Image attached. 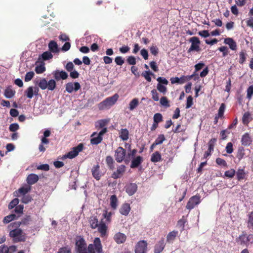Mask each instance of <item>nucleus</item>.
<instances>
[{"mask_svg":"<svg viewBox=\"0 0 253 253\" xmlns=\"http://www.w3.org/2000/svg\"><path fill=\"white\" fill-rule=\"evenodd\" d=\"M9 236L12 239L14 243L25 242L26 239V234L19 227H11Z\"/></svg>","mask_w":253,"mask_h":253,"instance_id":"1","label":"nucleus"},{"mask_svg":"<svg viewBox=\"0 0 253 253\" xmlns=\"http://www.w3.org/2000/svg\"><path fill=\"white\" fill-rule=\"evenodd\" d=\"M119 97V95L117 93H115L113 96L106 98L98 104L99 110H104L110 109L117 102Z\"/></svg>","mask_w":253,"mask_h":253,"instance_id":"2","label":"nucleus"},{"mask_svg":"<svg viewBox=\"0 0 253 253\" xmlns=\"http://www.w3.org/2000/svg\"><path fill=\"white\" fill-rule=\"evenodd\" d=\"M126 156V150L122 147H119L115 151V159L117 162L121 163L123 161L126 163H128L130 161V158Z\"/></svg>","mask_w":253,"mask_h":253,"instance_id":"3","label":"nucleus"},{"mask_svg":"<svg viewBox=\"0 0 253 253\" xmlns=\"http://www.w3.org/2000/svg\"><path fill=\"white\" fill-rule=\"evenodd\" d=\"M95 250L97 253H102V246L101 241L98 237L94 239L93 244H89L87 247L88 253H95Z\"/></svg>","mask_w":253,"mask_h":253,"instance_id":"4","label":"nucleus"},{"mask_svg":"<svg viewBox=\"0 0 253 253\" xmlns=\"http://www.w3.org/2000/svg\"><path fill=\"white\" fill-rule=\"evenodd\" d=\"M75 245L77 253H88L87 252V245L85 240L82 236L77 237Z\"/></svg>","mask_w":253,"mask_h":253,"instance_id":"5","label":"nucleus"},{"mask_svg":"<svg viewBox=\"0 0 253 253\" xmlns=\"http://www.w3.org/2000/svg\"><path fill=\"white\" fill-rule=\"evenodd\" d=\"M237 242L241 245H246L248 246L250 244L253 243V234H247L245 232H243L236 239Z\"/></svg>","mask_w":253,"mask_h":253,"instance_id":"6","label":"nucleus"},{"mask_svg":"<svg viewBox=\"0 0 253 253\" xmlns=\"http://www.w3.org/2000/svg\"><path fill=\"white\" fill-rule=\"evenodd\" d=\"M107 131V128H104L97 133L96 132H94L91 135L90 143L92 145H97L101 142L103 140V135Z\"/></svg>","mask_w":253,"mask_h":253,"instance_id":"7","label":"nucleus"},{"mask_svg":"<svg viewBox=\"0 0 253 253\" xmlns=\"http://www.w3.org/2000/svg\"><path fill=\"white\" fill-rule=\"evenodd\" d=\"M189 41L191 44L187 50L188 53L192 51L199 52L201 50V48L200 46L201 42L198 37H192L189 39Z\"/></svg>","mask_w":253,"mask_h":253,"instance_id":"8","label":"nucleus"},{"mask_svg":"<svg viewBox=\"0 0 253 253\" xmlns=\"http://www.w3.org/2000/svg\"><path fill=\"white\" fill-rule=\"evenodd\" d=\"M84 148V144L80 143L77 146L73 148L72 150L64 156L65 158L73 159L81 152Z\"/></svg>","mask_w":253,"mask_h":253,"instance_id":"9","label":"nucleus"},{"mask_svg":"<svg viewBox=\"0 0 253 253\" xmlns=\"http://www.w3.org/2000/svg\"><path fill=\"white\" fill-rule=\"evenodd\" d=\"M31 217L29 215H26L24 217L21 221H16L10 223L8 226V229H11V227H19L21 225H28L31 221Z\"/></svg>","mask_w":253,"mask_h":253,"instance_id":"10","label":"nucleus"},{"mask_svg":"<svg viewBox=\"0 0 253 253\" xmlns=\"http://www.w3.org/2000/svg\"><path fill=\"white\" fill-rule=\"evenodd\" d=\"M148 244L145 240L139 241L135 245V253H146Z\"/></svg>","mask_w":253,"mask_h":253,"instance_id":"11","label":"nucleus"},{"mask_svg":"<svg viewBox=\"0 0 253 253\" xmlns=\"http://www.w3.org/2000/svg\"><path fill=\"white\" fill-rule=\"evenodd\" d=\"M201 202L200 196L195 195L191 197L188 201L186 208L187 209L191 210L193 209L195 206L198 205Z\"/></svg>","mask_w":253,"mask_h":253,"instance_id":"12","label":"nucleus"},{"mask_svg":"<svg viewBox=\"0 0 253 253\" xmlns=\"http://www.w3.org/2000/svg\"><path fill=\"white\" fill-rule=\"evenodd\" d=\"M126 168V166L124 165L119 166L117 168V170L112 174L111 177L115 179L121 178L125 172Z\"/></svg>","mask_w":253,"mask_h":253,"instance_id":"13","label":"nucleus"},{"mask_svg":"<svg viewBox=\"0 0 253 253\" xmlns=\"http://www.w3.org/2000/svg\"><path fill=\"white\" fill-rule=\"evenodd\" d=\"M66 90L68 93H72L74 90L75 91H78L81 88V85L78 82L68 83L66 84Z\"/></svg>","mask_w":253,"mask_h":253,"instance_id":"14","label":"nucleus"},{"mask_svg":"<svg viewBox=\"0 0 253 253\" xmlns=\"http://www.w3.org/2000/svg\"><path fill=\"white\" fill-rule=\"evenodd\" d=\"M92 176L96 180H99L103 175L100 170V166L98 164L94 165L91 169Z\"/></svg>","mask_w":253,"mask_h":253,"instance_id":"15","label":"nucleus"},{"mask_svg":"<svg viewBox=\"0 0 253 253\" xmlns=\"http://www.w3.org/2000/svg\"><path fill=\"white\" fill-rule=\"evenodd\" d=\"M52 74L54 79L57 81L61 79L66 80L68 77V74L64 71H60L58 70H57L54 71Z\"/></svg>","mask_w":253,"mask_h":253,"instance_id":"16","label":"nucleus"},{"mask_svg":"<svg viewBox=\"0 0 253 253\" xmlns=\"http://www.w3.org/2000/svg\"><path fill=\"white\" fill-rule=\"evenodd\" d=\"M113 239L118 244H123L126 241V236L124 233L117 232L114 235Z\"/></svg>","mask_w":253,"mask_h":253,"instance_id":"17","label":"nucleus"},{"mask_svg":"<svg viewBox=\"0 0 253 253\" xmlns=\"http://www.w3.org/2000/svg\"><path fill=\"white\" fill-rule=\"evenodd\" d=\"M126 192L129 196H132L136 192L137 185L135 183H130L125 187Z\"/></svg>","mask_w":253,"mask_h":253,"instance_id":"18","label":"nucleus"},{"mask_svg":"<svg viewBox=\"0 0 253 253\" xmlns=\"http://www.w3.org/2000/svg\"><path fill=\"white\" fill-rule=\"evenodd\" d=\"M165 247V239L162 238L154 247V253H161Z\"/></svg>","mask_w":253,"mask_h":253,"instance_id":"19","label":"nucleus"},{"mask_svg":"<svg viewBox=\"0 0 253 253\" xmlns=\"http://www.w3.org/2000/svg\"><path fill=\"white\" fill-rule=\"evenodd\" d=\"M253 140L252 137L248 132L243 135L241 138L242 145L244 146H250L252 143Z\"/></svg>","mask_w":253,"mask_h":253,"instance_id":"20","label":"nucleus"},{"mask_svg":"<svg viewBox=\"0 0 253 253\" xmlns=\"http://www.w3.org/2000/svg\"><path fill=\"white\" fill-rule=\"evenodd\" d=\"M143 161V158L140 156H138L136 158L132 159L130 164L131 169L136 168L138 167Z\"/></svg>","mask_w":253,"mask_h":253,"instance_id":"21","label":"nucleus"},{"mask_svg":"<svg viewBox=\"0 0 253 253\" xmlns=\"http://www.w3.org/2000/svg\"><path fill=\"white\" fill-rule=\"evenodd\" d=\"M31 190V187L27 186L26 187H22L16 191L14 193L15 196L19 197L20 195H25Z\"/></svg>","mask_w":253,"mask_h":253,"instance_id":"22","label":"nucleus"},{"mask_svg":"<svg viewBox=\"0 0 253 253\" xmlns=\"http://www.w3.org/2000/svg\"><path fill=\"white\" fill-rule=\"evenodd\" d=\"M224 43L228 44L231 49L236 50L237 49V43L231 38H225L224 41Z\"/></svg>","mask_w":253,"mask_h":253,"instance_id":"23","label":"nucleus"},{"mask_svg":"<svg viewBox=\"0 0 253 253\" xmlns=\"http://www.w3.org/2000/svg\"><path fill=\"white\" fill-rule=\"evenodd\" d=\"M38 180V175L34 173L30 174L27 177V182L29 185H33L36 183Z\"/></svg>","mask_w":253,"mask_h":253,"instance_id":"24","label":"nucleus"},{"mask_svg":"<svg viewBox=\"0 0 253 253\" xmlns=\"http://www.w3.org/2000/svg\"><path fill=\"white\" fill-rule=\"evenodd\" d=\"M120 138L123 141H126L128 139L129 132L126 128H122L119 132Z\"/></svg>","mask_w":253,"mask_h":253,"instance_id":"25","label":"nucleus"},{"mask_svg":"<svg viewBox=\"0 0 253 253\" xmlns=\"http://www.w3.org/2000/svg\"><path fill=\"white\" fill-rule=\"evenodd\" d=\"M130 211V207L129 204L125 203L122 205L120 209V212L124 215H127Z\"/></svg>","mask_w":253,"mask_h":253,"instance_id":"26","label":"nucleus"},{"mask_svg":"<svg viewBox=\"0 0 253 253\" xmlns=\"http://www.w3.org/2000/svg\"><path fill=\"white\" fill-rule=\"evenodd\" d=\"M48 46L50 51L51 52L56 53L59 51L58 44L54 41H51L49 42Z\"/></svg>","mask_w":253,"mask_h":253,"instance_id":"27","label":"nucleus"},{"mask_svg":"<svg viewBox=\"0 0 253 253\" xmlns=\"http://www.w3.org/2000/svg\"><path fill=\"white\" fill-rule=\"evenodd\" d=\"M18 217L15 214H11L5 216L3 219L2 222L4 224H6L15 219H17Z\"/></svg>","mask_w":253,"mask_h":253,"instance_id":"28","label":"nucleus"},{"mask_svg":"<svg viewBox=\"0 0 253 253\" xmlns=\"http://www.w3.org/2000/svg\"><path fill=\"white\" fill-rule=\"evenodd\" d=\"M161 155L158 151L154 152L151 156V161L153 163H157L160 162L161 161Z\"/></svg>","mask_w":253,"mask_h":253,"instance_id":"29","label":"nucleus"},{"mask_svg":"<svg viewBox=\"0 0 253 253\" xmlns=\"http://www.w3.org/2000/svg\"><path fill=\"white\" fill-rule=\"evenodd\" d=\"M178 234V231L173 230L169 233L167 236V241L170 242L173 241Z\"/></svg>","mask_w":253,"mask_h":253,"instance_id":"30","label":"nucleus"},{"mask_svg":"<svg viewBox=\"0 0 253 253\" xmlns=\"http://www.w3.org/2000/svg\"><path fill=\"white\" fill-rule=\"evenodd\" d=\"M15 91L11 87H8L4 90V96L7 98H12L15 94Z\"/></svg>","mask_w":253,"mask_h":253,"instance_id":"31","label":"nucleus"},{"mask_svg":"<svg viewBox=\"0 0 253 253\" xmlns=\"http://www.w3.org/2000/svg\"><path fill=\"white\" fill-rule=\"evenodd\" d=\"M139 105L138 99L135 98H133L129 104V109L130 111H133Z\"/></svg>","mask_w":253,"mask_h":253,"instance_id":"32","label":"nucleus"},{"mask_svg":"<svg viewBox=\"0 0 253 253\" xmlns=\"http://www.w3.org/2000/svg\"><path fill=\"white\" fill-rule=\"evenodd\" d=\"M246 173L243 169H239L236 172L237 179L241 181L245 178Z\"/></svg>","mask_w":253,"mask_h":253,"instance_id":"33","label":"nucleus"},{"mask_svg":"<svg viewBox=\"0 0 253 253\" xmlns=\"http://www.w3.org/2000/svg\"><path fill=\"white\" fill-rule=\"evenodd\" d=\"M106 162L110 169L113 170L114 169L115 167L114 164L115 162L111 156H108L106 157Z\"/></svg>","mask_w":253,"mask_h":253,"instance_id":"34","label":"nucleus"},{"mask_svg":"<svg viewBox=\"0 0 253 253\" xmlns=\"http://www.w3.org/2000/svg\"><path fill=\"white\" fill-rule=\"evenodd\" d=\"M187 222L186 219L184 218V216L178 220L177 223V227L180 229V231L182 232L184 230L185 224Z\"/></svg>","mask_w":253,"mask_h":253,"instance_id":"35","label":"nucleus"},{"mask_svg":"<svg viewBox=\"0 0 253 253\" xmlns=\"http://www.w3.org/2000/svg\"><path fill=\"white\" fill-rule=\"evenodd\" d=\"M98 231L101 234L102 236L105 235L107 231V226L104 223H102L100 224L97 227Z\"/></svg>","mask_w":253,"mask_h":253,"instance_id":"36","label":"nucleus"},{"mask_svg":"<svg viewBox=\"0 0 253 253\" xmlns=\"http://www.w3.org/2000/svg\"><path fill=\"white\" fill-rule=\"evenodd\" d=\"M118 199L115 195H112L110 198V206L111 208L115 210L117 207Z\"/></svg>","mask_w":253,"mask_h":253,"instance_id":"37","label":"nucleus"},{"mask_svg":"<svg viewBox=\"0 0 253 253\" xmlns=\"http://www.w3.org/2000/svg\"><path fill=\"white\" fill-rule=\"evenodd\" d=\"M251 114L249 112H245L242 117V122L244 125H248L251 121Z\"/></svg>","mask_w":253,"mask_h":253,"instance_id":"38","label":"nucleus"},{"mask_svg":"<svg viewBox=\"0 0 253 253\" xmlns=\"http://www.w3.org/2000/svg\"><path fill=\"white\" fill-rule=\"evenodd\" d=\"M142 76L144 77L145 80L149 82H151V76H155V75L150 71H146L142 73Z\"/></svg>","mask_w":253,"mask_h":253,"instance_id":"39","label":"nucleus"},{"mask_svg":"<svg viewBox=\"0 0 253 253\" xmlns=\"http://www.w3.org/2000/svg\"><path fill=\"white\" fill-rule=\"evenodd\" d=\"M225 110V105L224 103H222L220 106V107L218 109V113L216 115L218 117V118H220L221 119L224 118V113Z\"/></svg>","mask_w":253,"mask_h":253,"instance_id":"40","label":"nucleus"},{"mask_svg":"<svg viewBox=\"0 0 253 253\" xmlns=\"http://www.w3.org/2000/svg\"><path fill=\"white\" fill-rule=\"evenodd\" d=\"M90 226L92 229H95L99 224H98V221L96 217H91L89 220Z\"/></svg>","mask_w":253,"mask_h":253,"instance_id":"41","label":"nucleus"},{"mask_svg":"<svg viewBox=\"0 0 253 253\" xmlns=\"http://www.w3.org/2000/svg\"><path fill=\"white\" fill-rule=\"evenodd\" d=\"M245 155V149L243 147H239L238 148L236 157L240 161L242 160Z\"/></svg>","mask_w":253,"mask_h":253,"instance_id":"42","label":"nucleus"},{"mask_svg":"<svg viewBox=\"0 0 253 253\" xmlns=\"http://www.w3.org/2000/svg\"><path fill=\"white\" fill-rule=\"evenodd\" d=\"M38 85L42 89H45L48 86L47 82L45 78L42 79L40 80Z\"/></svg>","mask_w":253,"mask_h":253,"instance_id":"43","label":"nucleus"},{"mask_svg":"<svg viewBox=\"0 0 253 253\" xmlns=\"http://www.w3.org/2000/svg\"><path fill=\"white\" fill-rule=\"evenodd\" d=\"M25 94L28 98H32L34 95V87L29 86L25 90Z\"/></svg>","mask_w":253,"mask_h":253,"instance_id":"44","label":"nucleus"},{"mask_svg":"<svg viewBox=\"0 0 253 253\" xmlns=\"http://www.w3.org/2000/svg\"><path fill=\"white\" fill-rule=\"evenodd\" d=\"M50 51H45L42 55L41 57L43 60H47L51 59L53 55Z\"/></svg>","mask_w":253,"mask_h":253,"instance_id":"45","label":"nucleus"},{"mask_svg":"<svg viewBox=\"0 0 253 253\" xmlns=\"http://www.w3.org/2000/svg\"><path fill=\"white\" fill-rule=\"evenodd\" d=\"M19 200L18 198L13 199L9 204L8 208L9 210H11L14 207H16L19 204Z\"/></svg>","mask_w":253,"mask_h":253,"instance_id":"46","label":"nucleus"},{"mask_svg":"<svg viewBox=\"0 0 253 253\" xmlns=\"http://www.w3.org/2000/svg\"><path fill=\"white\" fill-rule=\"evenodd\" d=\"M217 139L215 138L211 139L208 142V149L210 151H213Z\"/></svg>","mask_w":253,"mask_h":253,"instance_id":"47","label":"nucleus"},{"mask_svg":"<svg viewBox=\"0 0 253 253\" xmlns=\"http://www.w3.org/2000/svg\"><path fill=\"white\" fill-rule=\"evenodd\" d=\"M247 54L245 51H241L239 54V62L241 64H243L246 60Z\"/></svg>","mask_w":253,"mask_h":253,"instance_id":"48","label":"nucleus"},{"mask_svg":"<svg viewBox=\"0 0 253 253\" xmlns=\"http://www.w3.org/2000/svg\"><path fill=\"white\" fill-rule=\"evenodd\" d=\"M56 84L55 81L54 80L51 79V80H50L47 82L48 86L47 87V88L49 90H53L56 87Z\"/></svg>","mask_w":253,"mask_h":253,"instance_id":"49","label":"nucleus"},{"mask_svg":"<svg viewBox=\"0 0 253 253\" xmlns=\"http://www.w3.org/2000/svg\"><path fill=\"white\" fill-rule=\"evenodd\" d=\"M236 171L233 169H231L228 170H227L224 173L225 176L228 178H233L235 175Z\"/></svg>","mask_w":253,"mask_h":253,"instance_id":"50","label":"nucleus"},{"mask_svg":"<svg viewBox=\"0 0 253 253\" xmlns=\"http://www.w3.org/2000/svg\"><path fill=\"white\" fill-rule=\"evenodd\" d=\"M154 122L156 124H159L163 121V116L161 113H158L154 115Z\"/></svg>","mask_w":253,"mask_h":253,"instance_id":"51","label":"nucleus"},{"mask_svg":"<svg viewBox=\"0 0 253 253\" xmlns=\"http://www.w3.org/2000/svg\"><path fill=\"white\" fill-rule=\"evenodd\" d=\"M166 140L165 136L164 134H160L158 135L157 139L155 140L154 142L157 145H160L163 143V142Z\"/></svg>","mask_w":253,"mask_h":253,"instance_id":"52","label":"nucleus"},{"mask_svg":"<svg viewBox=\"0 0 253 253\" xmlns=\"http://www.w3.org/2000/svg\"><path fill=\"white\" fill-rule=\"evenodd\" d=\"M35 70L37 74H42L45 71V67L44 65H40L36 67Z\"/></svg>","mask_w":253,"mask_h":253,"instance_id":"53","label":"nucleus"},{"mask_svg":"<svg viewBox=\"0 0 253 253\" xmlns=\"http://www.w3.org/2000/svg\"><path fill=\"white\" fill-rule=\"evenodd\" d=\"M34 73L33 71L27 72L25 76L24 81L26 82L31 81L34 76Z\"/></svg>","mask_w":253,"mask_h":253,"instance_id":"54","label":"nucleus"},{"mask_svg":"<svg viewBox=\"0 0 253 253\" xmlns=\"http://www.w3.org/2000/svg\"><path fill=\"white\" fill-rule=\"evenodd\" d=\"M157 89L161 93L165 94L167 91V88L163 84H158L157 85Z\"/></svg>","mask_w":253,"mask_h":253,"instance_id":"55","label":"nucleus"},{"mask_svg":"<svg viewBox=\"0 0 253 253\" xmlns=\"http://www.w3.org/2000/svg\"><path fill=\"white\" fill-rule=\"evenodd\" d=\"M160 103L166 107H169L170 106L168 98L165 96H163L160 99Z\"/></svg>","mask_w":253,"mask_h":253,"instance_id":"56","label":"nucleus"},{"mask_svg":"<svg viewBox=\"0 0 253 253\" xmlns=\"http://www.w3.org/2000/svg\"><path fill=\"white\" fill-rule=\"evenodd\" d=\"M248 227L253 226V211L248 214Z\"/></svg>","mask_w":253,"mask_h":253,"instance_id":"57","label":"nucleus"},{"mask_svg":"<svg viewBox=\"0 0 253 253\" xmlns=\"http://www.w3.org/2000/svg\"><path fill=\"white\" fill-rule=\"evenodd\" d=\"M215 162L219 166H221L225 167H227V164L226 162L224 160H223L220 158H216V160H215Z\"/></svg>","mask_w":253,"mask_h":253,"instance_id":"58","label":"nucleus"},{"mask_svg":"<svg viewBox=\"0 0 253 253\" xmlns=\"http://www.w3.org/2000/svg\"><path fill=\"white\" fill-rule=\"evenodd\" d=\"M253 95V85H250L247 90V97L249 99H251Z\"/></svg>","mask_w":253,"mask_h":253,"instance_id":"59","label":"nucleus"},{"mask_svg":"<svg viewBox=\"0 0 253 253\" xmlns=\"http://www.w3.org/2000/svg\"><path fill=\"white\" fill-rule=\"evenodd\" d=\"M115 62L117 65L122 66L125 62V59L122 56H117L115 58Z\"/></svg>","mask_w":253,"mask_h":253,"instance_id":"60","label":"nucleus"},{"mask_svg":"<svg viewBox=\"0 0 253 253\" xmlns=\"http://www.w3.org/2000/svg\"><path fill=\"white\" fill-rule=\"evenodd\" d=\"M152 98L155 101H158L159 100V94L157 90L153 89L151 90Z\"/></svg>","mask_w":253,"mask_h":253,"instance_id":"61","label":"nucleus"},{"mask_svg":"<svg viewBox=\"0 0 253 253\" xmlns=\"http://www.w3.org/2000/svg\"><path fill=\"white\" fill-rule=\"evenodd\" d=\"M19 128V126L17 123H13L9 126V129L10 131L15 132Z\"/></svg>","mask_w":253,"mask_h":253,"instance_id":"62","label":"nucleus"},{"mask_svg":"<svg viewBox=\"0 0 253 253\" xmlns=\"http://www.w3.org/2000/svg\"><path fill=\"white\" fill-rule=\"evenodd\" d=\"M226 152L228 154H231L233 152V144L231 142H228L225 148Z\"/></svg>","mask_w":253,"mask_h":253,"instance_id":"63","label":"nucleus"},{"mask_svg":"<svg viewBox=\"0 0 253 253\" xmlns=\"http://www.w3.org/2000/svg\"><path fill=\"white\" fill-rule=\"evenodd\" d=\"M127 63L129 65H134L136 64V61L135 58L133 56H128L126 59Z\"/></svg>","mask_w":253,"mask_h":253,"instance_id":"64","label":"nucleus"}]
</instances>
